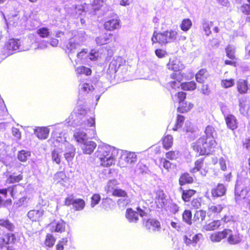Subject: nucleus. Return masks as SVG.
I'll list each match as a JSON object with an SVG mask.
<instances>
[{
  "label": "nucleus",
  "instance_id": "8",
  "mask_svg": "<svg viewBox=\"0 0 250 250\" xmlns=\"http://www.w3.org/2000/svg\"><path fill=\"white\" fill-rule=\"evenodd\" d=\"M95 41L99 45L111 44L116 42V37L111 33L105 32L96 37Z\"/></svg>",
  "mask_w": 250,
  "mask_h": 250
},
{
  "label": "nucleus",
  "instance_id": "19",
  "mask_svg": "<svg viewBox=\"0 0 250 250\" xmlns=\"http://www.w3.org/2000/svg\"><path fill=\"white\" fill-rule=\"evenodd\" d=\"M125 216L130 223H136L139 220L138 212L131 208L126 209Z\"/></svg>",
  "mask_w": 250,
  "mask_h": 250
},
{
  "label": "nucleus",
  "instance_id": "55",
  "mask_svg": "<svg viewBox=\"0 0 250 250\" xmlns=\"http://www.w3.org/2000/svg\"><path fill=\"white\" fill-rule=\"evenodd\" d=\"M112 195L118 197H127L126 192L121 188L114 189L112 191Z\"/></svg>",
  "mask_w": 250,
  "mask_h": 250
},
{
  "label": "nucleus",
  "instance_id": "33",
  "mask_svg": "<svg viewBox=\"0 0 250 250\" xmlns=\"http://www.w3.org/2000/svg\"><path fill=\"white\" fill-rule=\"evenodd\" d=\"M65 223L62 220H60V221L58 222L54 226L52 227L51 231L52 232L62 233L65 231Z\"/></svg>",
  "mask_w": 250,
  "mask_h": 250
},
{
  "label": "nucleus",
  "instance_id": "4",
  "mask_svg": "<svg viewBox=\"0 0 250 250\" xmlns=\"http://www.w3.org/2000/svg\"><path fill=\"white\" fill-rule=\"evenodd\" d=\"M121 26V20L116 14L109 16L103 24L104 28L109 31L118 30Z\"/></svg>",
  "mask_w": 250,
  "mask_h": 250
},
{
  "label": "nucleus",
  "instance_id": "29",
  "mask_svg": "<svg viewBox=\"0 0 250 250\" xmlns=\"http://www.w3.org/2000/svg\"><path fill=\"white\" fill-rule=\"evenodd\" d=\"M209 74L206 68L200 69L195 74V79L199 83H203L209 77Z\"/></svg>",
  "mask_w": 250,
  "mask_h": 250
},
{
  "label": "nucleus",
  "instance_id": "25",
  "mask_svg": "<svg viewBox=\"0 0 250 250\" xmlns=\"http://www.w3.org/2000/svg\"><path fill=\"white\" fill-rule=\"evenodd\" d=\"M18 186V185H14L9 186L7 188H0V194H2L6 198L8 195V191H9L10 196L14 198L16 195V194L18 193V191L17 190Z\"/></svg>",
  "mask_w": 250,
  "mask_h": 250
},
{
  "label": "nucleus",
  "instance_id": "26",
  "mask_svg": "<svg viewBox=\"0 0 250 250\" xmlns=\"http://www.w3.org/2000/svg\"><path fill=\"white\" fill-rule=\"evenodd\" d=\"M222 223L220 220H214L209 223H206L203 226V229L206 231H213L218 229Z\"/></svg>",
  "mask_w": 250,
  "mask_h": 250
},
{
  "label": "nucleus",
  "instance_id": "59",
  "mask_svg": "<svg viewBox=\"0 0 250 250\" xmlns=\"http://www.w3.org/2000/svg\"><path fill=\"white\" fill-rule=\"evenodd\" d=\"M241 12L245 15H250V4L244 3L240 7Z\"/></svg>",
  "mask_w": 250,
  "mask_h": 250
},
{
  "label": "nucleus",
  "instance_id": "47",
  "mask_svg": "<svg viewBox=\"0 0 250 250\" xmlns=\"http://www.w3.org/2000/svg\"><path fill=\"white\" fill-rule=\"evenodd\" d=\"M247 191L244 189L235 190V199L236 202L240 201L247 197Z\"/></svg>",
  "mask_w": 250,
  "mask_h": 250
},
{
  "label": "nucleus",
  "instance_id": "56",
  "mask_svg": "<svg viewBox=\"0 0 250 250\" xmlns=\"http://www.w3.org/2000/svg\"><path fill=\"white\" fill-rule=\"evenodd\" d=\"M101 195L98 193H95L93 194L91 197V207L93 208L96 205L98 204L101 201Z\"/></svg>",
  "mask_w": 250,
  "mask_h": 250
},
{
  "label": "nucleus",
  "instance_id": "13",
  "mask_svg": "<svg viewBox=\"0 0 250 250\" xmlns=\"http://www.w3.org/2000/svg\"><path fill=\"white\" fill-rule=\"evenodd\" d=\"M16 240L15 234L7 233L0 237V247L2 248L10 243H14Z\"/></svg>",
  "mask_w": 250,
  "mask_h": 250
},
{
  "label": "nucleus",
  "instance_id": "44",
  "mask_svg": "<svg viewBox=\"0 0 250 250\" xmlns=\"http://www.w3.org/2000/svg\"><path fill=\"white\" fill-rule=\"evenodd\" d=\"M66 176L63 171L57 172L54 176V180L57 183H61L64 182L66 179Z\"/></svg>",
  "mask_w": 250,
  "mask_h": 250
},
{
  "label": "nucleus",
  "instance_id": "23",
  "mask_svg": "<svg viewBox=\"0 0 250 250\" xmlns=\"http://www.w3.org/2000/svg\"><path fill=\"white\" fill-rule=\"evenodd\" d=\"M228 231L226 229L222 231H217L211 234L209 236L210 240L213 242H219L226 238V233Z\"/></svg>",
  "mask_w": 250,
  "mask_h": 250
},
{
  "label": "nucleus",
  "instance_id": "30",
  "mask_svg": "<svg viewBox=\"0 0 250 250\" xmlns=\"http://www.w3.org/2000/svg\"><path fill=\"white\" fill-rule=\"evenodd\" d=\"M161 141L163 148L168 150L173 146V138L171 135H167L162 138Z\"/></svg>",
  "mask_w": 250,
  "mask_h": 250
},
{
  "label": "nucleus",
  "instance_id": "14",
  "mask_svg": "<svg viewBox=\"0 0 250 250\" xmlns=\"http://www.w3.org/2000/svg\"><path fill=\"white\" fill-rule=\"evenodd\" d=\"M225 206L223 204H213L212 205L208 207V213L209 216H217L219 215L221 212L225 208Z\"/></svg>",
  "mask_w": 250,
  "mask_h": 250
},
{
  "label": "nucleus",
  "instance_id": "1",
  "mask_svg": "<svg viewBox=\"0 0 250 250\" xmlns=\"http://www.w3.org/2000/svg\"><path fill=\"white\" fill-rule=\"evenodd\" d=\"M216 131L214 127L208 125L204 131V134L191 145V148L198 156H208L212 154L217 148L218 143L215 140Z\"/></svg>",
  "mask_w": 250,
  "mask_h": 250
},
{
  "label": "nucleus",
  "instance_id": "57",
  "mask_svg": "<svg viewBox=\"0 0 250 250\" xmlns=\"http://www.w3.org/2000/svg\"><path fill=\"white\" fill-rule=\"evenodd\" d=\"M68 242V239L66 237H63L59 240L56 245V250H63L64 246L66 245Z\"/></svg>",
  "mask_w": 250,
  "mask_h": 250
},
{
  "label": "nucleus",
  "instance_id": "39",
  "mask_svg": "<svg viewBox=\"0 0 250 250\" xmlns=\"http://www.w3.org/2000/svg\"><path fill=\"white\" fill-rule=\"evenodd\" d=\"M0 227H3L10 231H14L15 227L8 219H0Z\"/></svg>",
  "mask_w": 250,
  "mask_h": 250
},
{
  "label": "nucleus",
  "instance_id": "7",
  "mask_svg": "<svg viewBox=\"0 0 250 250\" xmlns=\"http://www.w3.org/2000/svg\"><path fill=\"white\" fill-rule=\"evenodd\" d=\"M225 52L227 57L230 60H225L224 64L236 67L237 58L235 55V48L233 45L229 44L225 48Z\"/></svg>",
  "mask_w": 250,
  "mask_h": 250
},
{
  "label": "nucleus",
  "instance_id": "42",
  "mask_svg": "<svg viewBox=\"0 0 250 250\" xmlns=\"http://www.w3.org/2000/svg\"><path fill=\"white\" fill-rule=\"evenodd\" d=\"M192 25V23L191 20L188 18H186L182 20L180 27L182 31L187 32L191 28Z\"/></svg>",
  "mask_w": 250,
  "mask_h": 250
},
{
  "label": "nucleus",
  "instance_id": "51",
  "mask_svg": "<svg viewBox=\"0 0 250 250\" xmlns=\"http://www.w3.org/2000/svg\"><path fill=\"white\" fill-rule=\"evenodd\" d=\"M235 80L234 79L231 78L229 79H223L221 82V85L222 87L227 88L232 87L234 85Z\"/></svg>",
  "mask_w": 250,
  "mask_h": 250
},
{
  "label": "nucleus",
  "instance_id": "60",
  "mask_svg": "<svg viewBox=\"0 0 250 250\" xmlns=\"http://www.w3.org/2000/svg\"><path fill=\"white\" fill-rule=\"evenodd\" d=\"M175 96L177 97L179 104L185 101L187 97V93L184 91H179L176 93Z\"/></svg>",
  "mask_w": 250,
  "mask_h": 250
},
{
  "label": "nucleus",
  "instance_id": "32",
  "mask_svg": "<svg viewBox=\"0 0 250 250\" xmlns=\"http://www.w3.org/2000/svg\"><path fill=\"white\" fill-rule=\"evenodd\" d=\"M20 44L18 40L11 39L5 43L4 48L9 51L16 50L19 48Z\"/></svg>",
  "mask_w": 250,
  "mask_h": 250
},
{
  "label": "nucleus",
  "instance_id": "9",
  "mask_svg": "<svg viewBox=\"0 0 250 250\" xmlns=\"http://www.w3.org/2000/svg\"><path fill=\"white\" fill-rule=\"evenodd\" d=\"M143 226L146 229L152 231H158L161 229L160 222L156 219L149 218L143 220Z\"/></svg>",
  "mask_w": 250,
  "mask_h": 250
},
{
  "label": "nucleus",
  "instance_id": "24",
  "mask_svg": "<svg viewBox=\"0 0 250 250\" xmlns=\"http://www.w3.org/2000/svg\"><path fill=\"white\" fill-rule=\"evenodd\" d=\"M237 90L241 94L247 93L248 89V82L244 79H239L236 82Z\"/></svg>",
  "mask_w": 250,
  "mask_h": 250
},
{
  "label": "nucleus",
  "instance_id": "41",
  "mask_svg": "<svg viewBox=\"0 0 250 250\" xmlns=\"http://www.w3.org/2000/svg\"><path fill=\"white\" fill-rule=\"evenodd\" d=\"M137 157L134 152H127L125 154L124 160L126 164H131L137 161Z\"/></svg>",
  "mask_w": 250,
  "mask_h": 250
},
{
  "label": "nucleus",
  "instance_id": "11",
  "mask_svg": "<svg viewBox=\"0 0 250 250\" xmlns=\"http://www.w3.org/2000/svg\"><path fill=\"white\" fill-rule=\"evenodd\" d=\"M180 191L181 193V199L185 203L190 202L191 198L197 193L195 189L192 188L184 189L182 187L180 188Z\"/></svg>",
  "mask_w": 250,
  "mask_h": 250
},
{
  "label": "nucleus",
  "instance_id": "45",
  "mask_svg": "<svg viewBox=\"0 0 250 250\" xmlns=\"http://www.w3.org/2000/svg\"><path fill=\"white\" fill-rule=\"evenodd\" d=\"M185 120L184 116L178 114L177 116L176 123L174 127L172 128L174 131H177L178 129L182 127Z\"/></svg>",
  "mask_w": 250,
  "mask_h": 250
},
{
  "label": "nucleus",
  "instance_id": "3",
  "mask_svg": "<svg viewBox=\"0 0 250 250\" xmlns=\"http://www.w3.org/2000/svg\"><path fill=\"white\" fill-rule=\"evenodd\" d=\"M178 31L175 30H166L164 32L154 31L151 37L152 43H158L161 46L175 41L178 36Z\"/></svg>",
  "mask_w": 250,
  "mask_h": 250
},
{
  "label": "nucleus",
  "instance_id": "22",
  "mask_svg": "<svg viewBox=\"0 0 250 250\" xmlns=\"http://www.w3.org/2000/svg\"><path fill=\"white\" fill-rule=\"evenodd\" d=\"M225 121L227 126L231 130H234L238 127V122L236 117L229 114L225 117Z\"/></svg>",
  "mask_w": 250,
  "mask_h": 250
},
{
  "label": "nucleus",
  "instance_id": "46",
  "mask_svg": "<svg viewBox=\"0 0 250 250\" xmlns=\"http://www.w3.org/2000/svg\"><path fill=\"white\" fill-rule=\"evenodd\" d=\"M30 155L31 153L30 151L22 150L18 152V158L20 161L25 162Z\"/></svg>",
  "mask_w": 250,
  "mask_h": 250
},
{
  "label": "nucleus",
  "instance_id": "36",
  "mask_svg": "<svg viewBox=\"0 0 250 250\" xmlns=\"http://www.w3.org/2000/svg\"><path fill=\"white\" fill-rule=\"evenodd\" d=\"M73 137L77 142L81 144H82L87 140L86 133L80 130L75 132L74 134Z\"/></svg>",
  "mask_w": 250,
  "mask_h": 250
},
{
  "label": "nucleus",
  "instance_id": "64",
  "mask_svg": "<svg viewBox=\"0 0 250 250\" xmlns=\"http://www.w3.org/2000/svg\"><path fill=\"white\" fill-rule=\"evenodd\" d=\"M155 53L156 56L159 58H164L167 54V53L165 50L160 48L156 49L155 50Z\"/></svg>",
  "mask_w": 250,
  "mask_h": 250
},
{
  "label": "nucleus",
  "instance_id": "17",
  "mask_svg": "<svg viewBox=\"0 0 250 250\" xmlns=\"http://www.w3.org/2000/svg\"><path fill=\"white\" fill-rule=\"evenodd\" d=\"M80 46V44L78 41L72 38L69 39L68 42L66 43L64 49L68 54L73 53L75 52Z\"/></svg>",
  "mask_w": 250,
  "mask_h": 250
},
{
  "label": "nucleus",
  "instance_id": "40",
  "mask_svg": "<svg viewBox=\"0 0 250 250\" xmlns=\"http://www.w3.org/2000/svg\"><path fill=\"white\" fill-rule=\"evenodd\" d=\"M183 221L189 225L192 224V213L190 209H185L182 213Z\"/></svg>",
  "mask_w": 250,
  "mask_h": 250
},
{
  "label": "nucleus",
  "instance_id": "5",
  "mask_svg": "<svg viewBox=\"0 0 250 250\" xmlns=\"http://www.w3.org/2000/svg\"><path fill=\"white\" fill-rule=\"evenodd\" d=\"M208 165L205 162V158H200L195 160L194 167L190 169V171L191 173L198 171L201 175L205 176L208 172Z\"/></svg>",
  "mask_w": 250,
  "mask_h": 250
},
{
  "label": "nucleus",
  "instance_id": "2",
  "mask_svg": "<svg viewBox=\"0 0 250 250\" xmlns=\"http://www.w3.org/2000/svg\"><path fill=\"white\" fill-rule=\"evenodd\" d=\"M118 154V149L108 145L99 147L96 151V156L100 165L104 167H109L114 165Z\"/></svg>",
  "mask_w": 250,
  "mask_h": 250
},
{
  "label": "nucleus",
  "instance_id": "50",
  "mask_svg": "<svg viewBox=\"0 0 250 250\" xmlns=\"http://www.w3.org/2000/svg\"><path fill=\"white\" fill-rule=\"evenodd\" d=\"M180 155L178 150H170L166 153V157L167 159L174 160L177 159Z\"/></svg>",
  "mask_w": 250,
  "mask_h": 250
},
{
  "label": "nucleus",
  "instance_id": "43",
  "mask_svg": "<svg viewBox=\"0 0 250 250\" xmlns=\"http://www.w3.org/2000/svg\"><path fill=\"white\" fill-rule=\"evenodd\" d=\"M190 201V208L191 209H197L202 206L201 197L194 198Z\"/></svg>",
  "mask_w": 250,
  "mask_h": 250
},
{
  "label": "nucleus",
  "instance_id": "10",
  "mask_svg": "<svg viewBox=\"0 0 250 250\" xmlns=\"http://www.w3.org/2000/svg\"><path fill=\"white\" fill-rule=\"evenodd\" d=\"M125 64V61L121 57H118L115 59H113L109 63L108 72L113 75L116 73L120 66Z\"/></svg>",
  "mask_w": 250,
  "mask_h": 250
},
{
  "label": "nucleus",
  "instance_id": "15",
  "mask_svg": "<svg viewBox=\"0 0 250 250\" xmlns=\"http://www.w3.org/2000/svg\"><path fill=\"white\" fill-rule=\"evenodd\" d=\"M228 231L226 233V237L228 236L227 240L231 245H236L241 242V238L239 233H233L232 230L226 229Z\"/></svg>",
  "mask_w": 250,
  "mask_h": 250
},
{
  "label": "nucleus",
  "instance_id": "53",
  "mask_svg": "<svg viewBox=\"0 0 250 250\" xmlns=\"http://www.w3.org/2000/svg\"><path fill=\"white\" fill-rule=\"evenodd\" d=\"M79 74H85L86 76H89L92 73V70L90 68L84 66H81L77 67L76 69Z\"/></svg>",
  "mask_w": 250,
  "mask_h": 250
},
{
  "label": "nucleus",
  "instance_id": "28",
  "mask_svg": "<svg viewBox=\"0 0 250 250\" xmlns=\"http://www.w3.org/2000/svg\"><path fill=\"white\" fill-rule=\"evenodd\" d=\"M166 196L162 191L156 193L155 198V202L158 208H163L165 205Z\"/></svg>",
  "mask_w": 250,
  "mask_h": 250
},
{
  "label": "nucleus",
  "instance_id": "49",
  "mask_svg": "<svg viewBox=\"0 0 250 250\" xmlns=\"http://www.w3.org/2000/svg\"><path fill=\"white\" fill-rule=\"evenodd\" d=\"M38 35L42 38H48L49 36V30L47 27H42L38 29L37 31Z\"/></svg>",
  "mask_w": 250,
  "mask_h": 250
},
{
  "label": "nucleus",
  "instance_id": "27",
  "mask_svg": "<svg viewBox=\"0 0 250 250\" xmlns=\"http://www.w3.org/2000/svg\"><path fill=\"white\" fill-rule=\"evenodd\" d=\"M167 66L169 70L173 71L174 72L180 71L183 68V64L177 59L173 60H170Z\"/></svg>",
  "mask_w": 250,
  "mask_h": 250
},
{
  "label": "nucleus",
  "instance_id": "58",
  "mask_svg": "<svg viewBox=\"0 0 250 250\" xmlns=\"http://www.w3.org/2000/svg\"><path fill=\"white\" fill-rule=\"evenodd\" d=\"M52 160L57 164H60L61 163V156L59 155L58 150H54L51 152Z\"/></svg>",
  "mask_w": 250,
  "mask_h": 250
},
{
  "label": "nucleus",
  "instance_id": "18",
  "mask_svg": "<svg viewBox=\"0 0 250 250\" xmlns=\"http://www.w3.org/2000/svg\"><path fill=\"white\" fill-rule=\"evenodd\" d=\"M97 144L95 142L86 140L82 144L81 147L83 153L90 154L93 152Z\"/></svg>",
  "mask_w": 250,
  "mask_h": 250
},
{
  "label": "nucleus",
  "instance_id": "21",
  "mask_svg": "<svg viewBox=\"0 0 250 250\" xmlns=\"http://www.w3.org/2000/svg\"><path fill=\"white\" fill-rule=\"evenodd\" d=\"M179 184L183 186L186 184H191L194 182V178L188 172H184L181 174L179 178Z\"/></svg>",
  "mask_w": 250,
  "mask_h": 250
},
{
  "label": "nucleus",
  "instance_id": "54",
  "mask_svg": "<svg viewBox=\"0 0 250 250\" xmlns=\"http://www.w3.org/2000/svg\"><path fill=\"white\" fill-rule=\"evenodd\" d=\"M180 207L175 203H170L167 207V210L171 214H175L179 211Z\"/></svg>",
  "mask_w": 250,
  "mask_h": 250
},
{
  "label": "nucleus",
  "instance_id": "31",
  "mask_svg": "<svg viewBox=\"0 0 250 250\" xmlns=\"http://www.w3.org/2000/svg\"><path fill=\"white\" fill-rule=\"evenodd\" d=\"M193 106L194 104L191 102L184 101L179 104L177 107V111L182 113H186L190 111Z\"/></svg>",
  "mask_w": 250,
  "mask_h": 250
},
{
  "label": "nucleus",
  "instance_id": "38",
  "mask_svg": "<svg viewBox=\"0 0 250 250\" xmlns=\"http://www.w3.org/2000/svg\"><path fill=\"white\" fill-rule=\"evenodd\" d=\"M56 238L51 233H47L45 236L44 244L46 247L52 248L56 242Z\"/></svg>",
  "mask_w": 250,
  "mask_h": 250
},
{
  "label": "nucleus",
  "instance_id": "61",
  "mask_svg": "<svg viewBox=\"0 0 250 250\" xmlns=\"http://www.w3.org/2000/svg\"><path fill=\"white\" fill-rule=\"evenodd\" d=\"M162 161H163V167L167 171H169L172 167H176V166H172V163L166 159H162Z\"/></svg>",
  "mask_w": 250,
  "mask_h": 250
},
{
  "label": "nucleus",
  "instance_id": "62",
  "mask_svg": "<svg viewBox=\"0 0 250 250\" xmlns=\"http://www.w3.org/2000/svg\"><path fill=\"white\" fill-rule=\"evenodd\" d=\"M170 78L173 80L181 82L183 79V75L180 71L174 72L171 74Z\"/></svg>",
  "mask_w": 250,
  "mask_h": 250
},
{
  "label": "nucleus",
  "instance_id": "63",
  "mask_svg": "<svg viewBox=\"0 0 250 250\" xmlns=\"http://www.w3.org/2000/svg\"><path fill=\"white\" fill-rule=\"evenodd\" d=\"M137 168L141 173H146L148 170V167L142 163H138Z\"/></svg>",
  "mask_w": 250,
  "mask_h": 250
},
{
  "label": "nucleus",
  "instance_id": "12",
  "mask_svg": "<svg viewBox=\"0 0 250 250\" xmlns=\"http://www.w3.org/2000/svg\"><path fill=\"white\" fill-rule=\"evenodd\" d=\"M44 213L42 208L32 209L27 213V216L32 222H40L42 220Z\"/></svg>",
  "mask_w": 250,
  "mask_h": 250
},
{
  "label": "nucleus",
  "instance_id": "35",
  "mask_svg": "<svg viewBox=\"0 0 250 250\" xmlns=\"http://www.w3.org/2000/svg\"><path fill=\"white\" fill-rule=\"evenodd\" d=\"M180 86L181 89L185 91H193L196 88V83L193 81L182 83Z\"/></svg>",
  "mask_w": 250,
  "mask_h": 250
},
{
  "label": "nucleus",
  "instance_id": "34",
  "mask_svg": "<svg viewBox=\"0 0 250 250\" xmlns=\"http://www.w3.org/2000/svg\"><path fill=\"white\" fill-rule=\"evenodd\" d=\"M23 179V175L22 172L21 171L19 174L17 175H15V173H14L13 174L9 175L7 177L6 181L9 184H14L20 182L22 181Z\"/></svg>",
  "mask_w": 250,
  "mask_h": 250
},
{
  "label": "nucleus",
  "instance_id": "16",
  "mask_svg": "<svg viewBox=\"0 0 250 250\" xmlns=\"http://www.w3.org/2000/svg\"><path fill=\"white\" fill-rule=\"evenodd\" d=\"M227 188L223 184H218L211 190V196L218 198L224 196L226 192Z\"/></svg>",
  "mask_w": 250,
  "mask_h": 250
},
{
  "label": "nucleus",
  "instance_id": "52",
  "mask_svg": "<svg viewBox=\"0 0 250 250\" xmlns=\"http://www.w3.org/2000/svg\"><path fill=\"white\" fill-rule=\"evenodd\" d=\"M114 205V202L110 198L104 199L102 203V207L105 209H110Z\"/></svg>",
  "mask_w": 250,
  "mask_h": 250
},
{
  "label": "nucleus",
  "instance_id": "6",
  "mask_svg": "<svg viewBox=\"0 0 250 250\" xmlns=\"http://www.w3.org/2000/svg\"><path fill=\"white\" fill-rule=\"evenodd\" d=\"M64 205L67 206L72 205L73 208L75 210L80 211L83 210L85 206V201L81 198L74 199L73 195L66 197L64 200Z\"/></svg>",
  "mask_w": 250,
  "mask_h": 250
},
{
  "label": "nucleus",
  "instance_id": "37",
  "mask_svg": "<svg viewBox=\"0 0 250 250\" xmlns=\"http://www.w3.org/2000/svg\"><path fill=\"white\" fill-rule=\"evenodd\" d=\"M207 215L206 210L200 209L197 210L194 214V221L201 222L205 220Z\"/></svg>",
  "mask_w": 250,
  "mask_h": 250
},
{
  "label": "nucleus",
  "instance_id": "20",
  "mask_svg": "<svg viewBox=\"0 0 250 250\" xmlns=\"http://www.w3.org/2000/svg\"><path fill=\"white\" fill-rule=\"evenodd\" d=\"M34 133L39 139H46L48 136L49 129L47 127H37L34 129Z\"/></svg>",
  "mask_w": 250,
  "mask_h": 250
},
{
  "label": "nucleus",
  "instance_id": "48",
  "mask_svg": "<svg viewBox=\"0 0 250 250\" xmlns=\"http://www.w3.org/2000/svg\"><path fill=\"white\" fill-rule=\"evenodd\" d=\"M213 22H204L203 23L202 28L205 35L207 36H209L211 33V27L213 26Z\"/></svg>",
  "mask_w": 250,
  "mask_h": 250
}]
</instances>
